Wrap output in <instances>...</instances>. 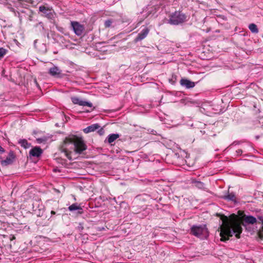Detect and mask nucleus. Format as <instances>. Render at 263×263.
<instances>
[{
  "label": "nucleus",
  "instance_id": "nucleus-1",
  "mask_svg": "<svg viewBox=\"0 0 263 263\" xmlns=\"http://www.w3.org/2000/svg\"><path fill=\"white\" fill-rule=\"evenodd\" d=\"M233 218H228L224 216L222 218V224L220 229V240L222 241L228 240L230 237L234 234L237 238H240V235L242 233V229L241 224L236 218L235 215H233Z\"/></svg>",
  "mask_w": 263,
  "mask_h": 263
},
{
  "label": "nucleus",
  "instance_id": "nucleus-2",
  "mask_svg": "<svg viewBox=\"0 0 263 263\" xmlns=\"http://www.w3.org/2000/svg\"><path fill=\"white\" fill-rule=\"evenodd\" d=\"M70 145L73 146V149L74 151L78 154H81L87 149V146L82 138L75 136L66 138L61 147V151L69 159H71V152L69 151L68 147Z\"/></svg>",
  "mask_w": 263,
  "mask_h": 263
},
{
  "label": "nucleus",
  "instance_id": "nucleus-3",
  "mask_svg": "<svg viewBox=\"0 0 263 263\" xmlns=\"http://www.w3.org/2000/svg\"><path fill=\"white\" fill-rule=\"evenodd\" d=\"M190 233L201 239L209 236V232L205 225H193L191 228Z\"/></svg>",
  "mask_w": 263,
  "mask_h": 263
},
{
  "label": "nucleus",
  "instance_id": "nucleus-4",
  "mask_svg": "<svg viewBox=\"0 0 263 263\" xmlns=\"http://www.w3.org/2000/svg\"><path fill=\"white\" fill-rule=\"evenodd\" d=\"M186 16L179 11L172 13L169 16L167 23L171 25H178L186 21Z\"/></svg>",
  "mask_w": 263,
  "mask_h": 263
},
{
  "label": "nucleus",
  "instance_id": "nucleus-5",
  "mask_svg": "<svg viewBox=\"0 0 263 263\" xmlns=\"http://www.w3.org/2000/svg\"><path fill=\"white\" fill-rule=\"evenodd\" d=\"M39 11L44 14V15L48 18H52L54 17L53 11L49 7L45 6L39 7Z\"/></svg>",
  "mask_w": 263,
  "mask_h": 263
},
{
  "label": "nucleus",
  "instance_id": "nucleus-6",
  "mask_svg": "<svg viewBox=\"0 0 263 263\" xmlns=\"http://www.w3.org/2000/svg\"><path fill=\"white\" fill-rule=\"evenodd\" d=\"M71 27L77 35H81L84 30V26L77 22H71Z\"/></svg>",
  "mask_w": 263,
  "mask_h": 263
},
{
  "label": "nucleus",
  "instance_id": "nucleus-7",
  "mask_svg": "<svg viewBox=\"0 0 263 263\" xmlns=\"http://www.w3.org/2000/svg\"><path fill=\"white\" fill-rule=\"evenodd\" d=\"M72 102L74 104H78L82 106L92 107V104L90 102L82 100L80 98L77 97H72L71 98Z\"/></svg>",
  "mask_w": 263,
  "mask_h": 263
},
{
  "label": "nucleus",
  "instance_id": "nucleus-8",
  "mask_svg": "<svg viewBox=\"0 0 263 263\" xmlns=\"http://www.w3.org/2000/svg\"><path fill=\"white\" fill-rule=\"evenodd\" d=\"M48 73L52 77L60 78L62 77V70L56 66L50 68L48 70Z\"/></svg>",
  "mask_w": 263,
  "mask_h": 263
},
{
  "label": "nucleus",
  "instance_id": "nucleus-9",
  "mask_svg": "<svg viewBox=\"0 0 263 263\" xmlns=\"http://www.w3.org/2000/svg\"><path fill=\"white\" fill-rule=\"evenodd\" d=\"M149 29L146 27H144L135 38V42H138L145 39L149 33Z\"/></svg>",
  "mask_w": 263,
  "mask_h": 263
},
{
  "label": "nucleus",
  "instance_id": "nucleus-10",
  "mask_svg": "<svg viewBox=\"0 0 263 263\" xmlns=\"http://www.w3.org/2000/svg\"><path fill=\"white\" fill-rule=\"evenodd\" d=\"M15 159V155L13 151H10L9 153L8 157L5 160H2L1 164L3 166H7L13 163Z\"/></svg>",
  "mask_w": 263,
  "mask_h": 263
},
{
  "label": "nucleus",
  "instance_id": "nucleus-11",
  "mask_svg": "<svg viewBox=\"0 0 263 263\" xmlns=\"http://www.w3.org/2000/svg\"><path fill=\"white\" fill-rule=\"evenodd\" d=\"M180 83L181 86L187 89L193 88L195 86L194 82L186 79H181Z\"/></svg>",
  "mask_w": 263,
  "mask_h": 263
},
{
  "label": "nucleus",
  "instance_id": "nucleus-12",
  "mask_svg": "<svg viewBox=\"0 0 263 263\" xmlns=\"http://www.w3.org/2000/svg\"><path fill=\"white\" fill-rule=\"evenodd\" d=\"M42 149L39 147H35L32 148L29 154L32 157H39L42 154Z\"/></svg>",
  "mask_w": 263,
  "mask_h": 263
},
{
  "label": "nucleus",
  "instance_id": "nucleus-13",
  "mask_svg": "<svg viewBox=\"0 0 263 263\" xmlns=\"http://www.w3.org/2000/svg\"><path fill=\"white\" fill-rule=\"evenodd\" d=\"M69 211L72 212L74 211H77V213L79 214H82L83 213V209L78 203H73L68 207Z\"/></svg>",
  "mask_w": 263,
  "mask_h": 263
},
{
  "label": "nucleus",
  "instance_id": "nucleus-14",
  "mask_svg": "<svg viewBox=\"0 0 263 263\" xmlns=\"http://www.w3.org/2000/svg\"><path fill=\"white\" fill-rule=\"evenodd\" d=\"M100 127V126L99 125V124L98 123H96V124L91 125L87 127L86 128H84L83 129V132L87 134V133H89L90 132H94L96 130L99 129Z\"/></svg>",
  "mask_w": 263,
  "mask_h": 263
},
{
  "label": "nucleus",
  "instance_id": "nucleus-15",
  "mask_svg": "<svg viewBox=\"0 0 263 263\" xmlns=\"http://www.w3.org/2000/svg\"><path fill=\"white\" fill-rule=\"evenodd\" d=\"M119 136V135L118 134H110L108 136L107 139L105 140V142L107 140V142L110 144L118 139Z\"/></svg>",
  "mask_w": 263,
  "mask_h": 263
},
{
  "label": "nucleus",
  "instance_id": "nucleus-16",
  "mask_svg": "<svg viewBox=\"0 0 263 263\" xmlns=\"http://www.w3.org/2000/svg\"><path fill=\"white\" fill-rule=\"evenodd\" d=\"M244 221L248 224H254L257 221L255 217L253 216H247L244 218Z\"/></svg>",
  "mask_w": 263,
  "mask_h": 263
},
{
  "label": "nucleus",
  "instance_id": "nucleus-17",
  "mask_svg": "<svg viewBox=\"0 0 263 263\" xmlns=\"http://www.w3.org/2000/svg\"><path fill=\"white\" fill-rule=\"evenodd\" d=\"M18 143L23 148L27 149L31 146V144L28 143L26 139H20Z\"/></svg>",
  "mask_w": 263,
  "mask_h": 263
},
{
  "label": "nucleus",
  "instance_id": "nucleus-18",
  "mask_svg": "<svg viewBox=\"0 0 263 263\" xmlns=\"http://www.w3.org/2000/svg\"><path fill=\"white\" fill-rule=\"evenodd\" d=\"M192 182L195 185L196 187H198V189H202L204 188V184L200 181L194 180L192 181Z\"/></svg>",
  "mask_w": 263,
  "mask_h": 263
},
{
  "label": "nucleus",
  "instance_id": "nucleus-19",
  "mask_svg": "<svg viewBox=\"0 0 263 263\" xmlns=\"http://www.w3.org/2000/svg\"><path fill=\"white\" fill-rule=\"evenodd\" d=\"M224 198L230 201H235L236 200L235 195L233 193L228 194L224 197Z\"/></svg>",
  "mask_w": 263,
  "mask_h": 263
},
{
  "label": "nucleus",
  "instance_id": "nucleus-20",
  "mask_svg": "<svg viewBox=\"0 0 263 263\" xmlns=\"http://www.w3.org/2000/svg\"><path fill=\"white\" fill-rule=\"evenodd\" d=\"M249 28L252 33H257L258 32V29L257 26L254 24H251L249 26Z\"/></svg>",
  "mask_w": 263,
  "mask_h": 263
},
{
  "label": "nucleus",
  "instance_id": "nucleus-21",
  "mask_svg": "<svg viewBox=\"0 0 263 263\" xmlns=\"http://www.w3.org/2000/svg\"><path fill=\"white\" fill-rule=\"evenodd\" d=\"M8 50L3 47L0 48V60L2 59L4 56L7 53Z\"/></svg>",
  "mask_w": 263,
  "mask_h": 263
},
{
  "label": "nucleus",
  "instance_id": "nucleus-22",
  "mask_svg": "<svg viewBox=\"0 0 263 263\" xmlns=\"http://www.w3.org/2000/svg\"><path fill=\"white\" fill-rule=\"evenodd\" d=\"M112 21L110 19L107 20L104 22V25L106 28L110 27L112 24Z\"/></svg>",
  "mask_w": 263,
  "mask_h": 263
},
{
  "label": "nucleus",
  "instance_id": "nucleus-23",
  "mask_svg": "<svg viewBox=\"0 0 263 263\" xmlns=\"http://www.w3.org/2000/svg\"><path fill=\"white\" fill-rule=\"evenodd\" d=\"M176 80H177V76L175 74H172V78L169 79V82L172 84H175Z\"/></svg>",
  "mask_w": 263,
  "mask_h": 263
},
{
  "label": "nucleus",
  "instance_id": "nucleus-24",
  "mask_svg": "<svg viewBox=\"0 0 263 263\" xmlns=\"http://www.w3.org/2000/svg\"><path fill=\"white\" fill-rule=\"evenodd\" d=\"M6 5L7 6V8L8 9H9L10 11H11L12 12L14 11V8L11 6V5L10 4H9V3H8V4H6Z\"/></svg>",
  "mask_w": 263,
  "mask_h": 263
},
{
  "label": "nucleus",
  "instance_id": "nucleus-25",
  "mask_svg": "<svg viewBox=\"0 0 263 263\" xmlns=\"http://www.w3.org/2000/svg\"><path fill=\"white\" fill-rule=\"evenodd\" d=\"M8 0H0V3L3 4L4 5L8 4Z\"/></svg>",
  "mask_w": 263,
  "mask_h": 263
},
{
  "label": "nucleus",
  "instance_id": "nucleus-26",
  "mask_svg": "<svg viewBox=\"0 0 263 263\" xmlns=\"http://www.w3.org/2000/svg\"><path fill=\"white\" fill-rule=\"evenodd\" d=\"M98 133L100 135H102L104 134V130L102 128H101L98 131Z\"/></svg>",
  "mask_w": 263,
  "mask_h": 263
},
{
  "label": "nucleus",
  "instance_id": "nucleus-27",
  "mask_svg": "<svg viewBox=\"0 0 263 263\" xmlns=\"http://www.w3.org/2000/svg\"><path fill=\"white\" fill-rule=\"evenodd\" d=\"M236 153L238 155H241L242 153V151L241 149H238L236 151Z\"/></svg>",
  "mask_w": 263,
  "mask_h": 263
},
{
  "label": "nucleus",
  "instance_id": "nucleus-28",
  "mask_svg": "<svg viewBox=\"0 0 263 263\" xmlns=\"http://www.w3.org/2000/svg\"><path fill=\"white\" fill-rule=\"evenodd\" d=\"M5 152V149L0 145V153H3Z\"/></svg>",
  "mask_w": 263,
  "mask_h": 263
},
{
  "label": "nucleus",
  "instance_id": "nucleus-29",
  "mask_svg": "<svg viewBox=\"0 0 263 263\" xmlns=\"http://www.w3.org/2000/svg\"><path fill=\"white\" fill-rule=\"evenodd\" d=\"M258 235H259V237L261 239H263V234L261 233H258Z\"/></svg>",
  "mask_w": 263,
  "mask_h": 263
},
{
  "label": "nucleus",
  "instance_id": "nucleus-30",
  "mask_svg": "<svg viewBox=\"0 0 263 263\" xmlns=\"http://www.w3.org/2000/svg\"><path fill=\"white\" fill-rule=\"evenodd\" d=\"M38 25H40V26L42 27L43 29H44L43 24V23H42V22H40V23L38 24Z\"/></svg>",
  "mask_w": 263,
  "mask_h": 263
},
{
  "label": "nucleus",
  "instance_id": "nucleus-31",
  "mask_svg": "<svg viewBox=\"0 0 263 263\" xmlns=\"http://www.w3.org/2000/svg\"><path fill=\"white\" fill-rule=\"evenodd\" d=\"M37 141L39 143H41L43 140L42 139L39 138L37 139Z\"/></svg>",
  "mask_w": 263,
  "mask_h": 263
},
{
  "label": "nucleus",
  "instance_id": "nucleus-32",
  "mask_svg": "<svg viewBox=\"0 0 263 263\" xmlns=\"http://www.w3.org/2000/svg\"><path fill=\"white\" fill-rule=\"evenodd\" d=\"M259 219L261 221L262 224H263V218L262 217H259Z\"/></svg>",
  "mask_w": 263,
  "mask_h": 263
},
{
  "label": "nucleus",
  "instance_id": "nucleus-33",
  "mask_svg": "<svg viewBox=\"0 0 263 263\" xmlns=\"http://www.w3.org/2000/svg\"><path fill=\"white\" fill-rule=\"evenodd\" d=\"M238 144V142H236V141H235L232 144H234V145H236V144Z\"/></svg>",
  "mask_w": 263,
  "mask_h": 263
},
{
  "label": "nucleus",
  "instance_id": "nucleus-34",
  "mask_svg": "<svg viewBox=\"0 0 263 263\" xmlns=\"http://www.w3.org/2000/svg\"><path fill=\"white\" fill-rule=\"evenodd\" d=\"M51 214H55V212L52 211L51 212Z\"/></svg>",
  "mask_w": 263,
  "mask_h": 263
},
{
  "label": "nucleus",
  "instance_id": "nucleus-35",
  "mask_svg": "<svg viewBox=\"0 0 263 263\" xmlns=\"http://www.w3.org/2000/svg\"><path fill=\"white\" fill-rule=\"evenodd\" d=\"M34 82H35V83H36V84L37 85L38 84H37V82H36V79H35V80H34Z\"/></svg>",
  "mask_w": 263,
  "mask_h": 263
},
{
  "label": "nucleus",
  "instance_id": "nucleus-36",
  "mask_svg": "<svg viewBox=\"0 0 263 263\" xmlns=\"http://www.w3.org/2000/svg\"><path fill=\"white\" fill-rule=\"evenodd\" d=\"M34 44H36V40H35V41H34Z\"/></svg>",
  "mask_w": 263,
  "mask_h": 263
},
{
  "label": "nucleus",
  "instance_id": "nucleus-37",
  "mask_svg": "<svg viewBox=\"0 0 263 263\" xmlns=\"http://www.w3.org/2000/svg\"><path fill=\"white\" fill-rule=\"evenodd\" d=\"M34 44H36V40H35V41H34Z\"/></svg>",
  "mask_w": 263,
  "mask_h": 263
}]
</instances>
